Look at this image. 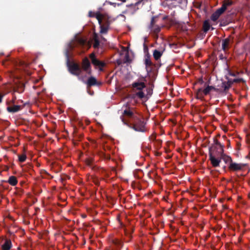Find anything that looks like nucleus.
I'll return each mask as SVG.
<instances>
[{"label":"nucleus","mask_w":250,"mask_h":250,"mask_svg":"<svg viewBox=\"0 0 250 250\" xmlns=\"http://www.w3.org/2000/svg\"><path fill=\"white\" fill-rule=\"evenodd\" d=\"M108 3H109L110 5H115V3H112L111 2H108Z\"/></svg>","instance_id":"nucleus-43"},{"label":"nucleus","mask_w":250,"mask_h":250,"mask_svg":"<svg viewBox=\"0 0 250 250\" xmlns=\"http://www.w3.org/2000/svg\"><path fill=\"white\" fill-rule=\"evenodd\" d=\"M125 0H123V2H125Z\"/></svg>","instance_id":"nucleus-47"},{"label":"nucleus","mask_w":250,"mask_h":250,"mask_svg":"<svg viewBox=\"0 0 250 250\" xmlns=\"http://www.w3.org/2000/svg\"><path fill=\"white\" fill-rule=\"evenodd\" d=\"M145 48H147V46L146 45V44H144Z\"/></svg>","instance_id":"nucleus-44"},{"label":"nucleus","mask_w":250,"mask_h":250,"mask_svg":"<svg viewBox=\"0 0 250 250\" xmlns=\"http://www.w3.org/2000/svg\"><path fill=\"white\" fill-rule=\"evenodd\" d=\"M93 162H94V159L92 157H89V158H87L85 160L86 164L87 166L92 167V168H93Z\"/></svg>","instance_id":"nucleus-24"},{"label":"nucleus","mask_w":250,"mask_h":250,"mask_svg":"<svg viewBox=\"0 0 250 250\" xmlns=\"http://www.w3.org/2000/svg\"><path fill=\"white\" fill-rule=\"evenodd\" d=\"M93 40L94 42L93 44V47L95 48H99L100 45V42L98 36L96 33H94L93 35Z\"/></svg>","instance_id":"nucleus-20"},{"label":"nucleus","mask_w":250,"mask_h":250,"mask_svg":"<svg viewBox=\"0 0 250 250\" xmlns=\"http://www.w3.org/2000/svg\"><path fill=\"white\" fill-rule=\"evenodd\" d=\"M117 63L118 65H121L122 63V61L120 60H118L117 61Z\"/></svg>","instance_id":"nucleus-40"},{"label":"nucleus","mask_w":250,"mask_h":250,"mask_svg":"<svg viewBox=\"0 0 250 250\" xmlns=\"http://www.w3.org/2000/svg\"><path fill=\"white\" fill-rule=\"evenodd\" d=\"M232 4V1L228 0L225 3H224L223 5H226V7H227L228 6H230Z\"/></svg>","instance_id":"nucleus-38"},{"label":"nucleus","mask_w":250,"mask_h":250,"mask_svg":"<svg viewBox=\"0 0 250 250\" xmlns=\"http://www.w3.org/2000/svg\"><path fill=\"white\" fill-rule=\"evenodd\" d=\"M243 81H244L242 78H235L232 80L233 83H239Z\"/></svg>","instance_id":"nucleus-34"},{"label":"nucleus","mask_w":250,"mask_h":250,"mask_svg":"<svg viewBox=\"0 0 250 250\" xmlns=\"http://www.w3.org/2000/svg\"><path fill=\"white\" fill-rule=\"evenodd\" d=\"M245 166V165L243 164H238L232 162L229 165V169L230 170L236 171L241 170Z\"/></svg>","instance_id":"nucleus-13"},{"label":"nucleus","mask_w":250,"mask_h":250,"mask_svg":"<svg viewBox=\"0 0 250 250\" xmlns=\"http://www.w3.org/2000/svg\"><path fill=\"white\" fill-rule=\"evenodd\" d=\"M212 90L217 92L220 91V89L217 88L213 86L208 85L203 89L202 88H198L196 92V98L198 99L203 100L205 95H209Z\"/></svg>","instance_id":"nucleus-4"},{"label":"nucleus","mask_w":250,"mask_h":250,"mask_svg":"<svg viewBox=\"0 0 250 250\" xmlns=\"http://www.w3.org/2000/svg\"><path fill=\"white\" fill-rule=\"evenodd\" d=\"M113 243L117 246V247H122V246H123V243L122 242L119 240H117V239H116V240H113Z\"/></svg>","instance_id":"nucleus-30"},{"label":"nucleus","mask_w":250,"mask_h":250,"mask_svg":"<svg viewBox=\"0 0 250 250\" xmlns=\"http://www.w3.org/2000/svg\"><path fill=\"white\" fill-rule=\"evenodd\" d=\"M21 106L18 105L9 106L7 107V110L10 113H15L21 110Z\"/></svg>","instance_id":"nucleus-18"},{"label":"nucleus","mask_w":250,"mask_h":250,"mask_svg":"<svg viewBox=\"0 0 250 250\" xmlns=\"http://www.w3.org/2000/svg\"><path fill=\"white\" fill-rule=\"evenodd\" d=\"M141 3V1H139L137 2H136L135 5H137L139 4V3Z\"/></svg>","instance_id":"nucleus-42"},{"label":"nucleus","mask_w":250,"mask_h":250,"mask_svg":"<svg viewBox=\"0 0 250 250\" xmlns=\"http://www.w3.org/2000/svg\"><path fill=\"white\" fill-rule=\"evenodd\" d=\"M89 58L91 59L92 63L95 66H98L100 70H102V67L105 66V63L98 60L94 53L89 55Z\"/></svg>","instance_id":"nucleus-8"},{"label":"nucleus","mask_w":250,"mask_h":250,"mask_svg":"<svg viewBox=\"0 0 250 250\" xmlns=\"http://www.w3.org/2000/svg\"><path fill=\"white\" fill-rule=\"evenodd\" d=\"M165 49V48H162L161 50H158L157 49H155L153 52V56L154 59L156 61H158L160 59L161 56H162Z\"/></svg>","instance_id":"nucleus-14"},{"label":"nucleus","mask_w":250,"mask_h":250,"mask_svg":"<svg viewBox=\"0 0 250 250\" xmlns=\"http://www.w3.org/2000/svg\"><path fill=\"white\" fill-rule=\"evenodd\" d=\"M26 159V156L25 154H22L19 156V160L20 162H23Z\"/></svg>","instance_id":"nucleus-32"},{"label":"nucleus","mask_w":250,"mask_h":250,"mask_svg":"<svg viewBox=\"0 0 250 250\" xmlns=\"http://www.w3.org/2000/svg\"><path fill=\"white\" fill-rule=\"evenodd\" d=\"M12 242L10 239H6L1 246L2 250H10L12 247Z\"/></svg>","instance_id":"nucleus-16"},{"label":"nucleus","mask_w":250,"mask_h":250,"mask_svg":"<svg viewBox=\"0 0 250 250\" xmlns=\"http://www.w3.org/2000/svg\"><path fill=\"white\" fill-rule=\"evenodd\" d=\"M103 156L105 159L106 160H110V156L109 154H106L105 153L103 154Z\"/></svg>","instance_id":"nucleus-37"},{"label":"nucleus","mask_w":250,"mask_h":250,"mask_svg":"<svg viewBox=\"0 0 250 250\" xmlns=\"http://www.w3.org/2000/svg\"><path fill=\"white\" fill-rule=\"evenodd\" d=\"M132 85L134 89L139 90L136 93V96L141 99L144 98L145 94L142 90L146 87L145 83L144 82H135Z\"/></svg>","instance_id":"nucleus-5"},{"label":"nucleus","mask_w":250,"mask_h":250,"mask_svg":"<svg viewBox=\"0 0 250 250\" xmlns=\"http://www.w3.org/2000/svg\"><path fill=\"white\" fill-rule=\"evenodd\" d=\"M78 43L81 46H84L87 44H89V43L87 42L86 40L83 39V38L78 39Z\"/></svg>","instance_id":"nucleus-25"},{"label":"nucleus","mask_w":250,"mask_h":250,"mask_svg":"<svg viewBox=\"0 0 250 250\" xmlns=\"http://www.w3.org/2000/svg\"><path fill=\"white\" fill-rule=\"evenodd\" d=\"M8 182L10 185L14 186L17 184L18 181L15 176H11L9 178Z\"/></svg>","instance_id":"nucleus-22"},{"label":"nucleus","mask_w":250,"mask_h":250,"mask_svg":"<svg viewBox=\"0 0 250 250\" xmlns=\"http://www.w3.org/2000/svg\"><path fill=\"white\" fill-rule=\"evenodd\" d=\"M227 72H228V73H227V76L228 75H229V76H233V77H235L236 76V75H237V73H236L235 72H232L231 71L229 68V67H227V68L226 69Z\"/></svg>","instance_id":"nucleus-29"},{"label":"nucleus","mask_w":250,"mask_h":250,"mask_svg":"<svg viewBox=\"0 0 250 250\" xmlns=\"http://www.w3.org/2000/svg\"><path fill=\"white\" fill-rule=\"evenodd\" d=\"M226 10V5H222V7L218 9L216 12L221 15Z\"/></svg>","instance_id":"nucleus-27"},{"label":"nucleus","mask_w":250,"mask_h":250,"mask_svg":"<svg viewBox=\"0 0 250 250\" xmlns=\"http://www.w3.org/2000/svg\"><path fill=\"white\" fill-rule=\"evenodd\" d=\"M96 19L100 25V33L102 34H106L109 30V25L111 22L110 17L107 15L98 13L96 14Z\"/></svg>","instance_id":"nucleus-2"},{"label":"nucleus","mask_w":250,"mask_h":250,"mask_svg":"<svg viewBox=\"0 0 250 250\" xmlns=\"http://www.w3.org/2000/svg\"><path fill=\"white\" fill-rule=\"evenodd\" d=\"M215 147L214 146H210L209 148V160L211 162V164L213 167H218L220 165V163L221 161V157L219 158H216L215 155L213 152V148Z\"/></svg>","instance_id":"nucleus-6"},{"label":"nucleus","mask_w":250,"mask_h":250,"mask_svg":"<svg viewBox=\"0 0 250 250\" xmlns=\"http://www.w3.org/2000/svg\"><path fill=\"white\" fill-rule=\"evenodd\" d=\"M233 42V38L230 36L228 38L223 40L222 42V48L223 50L225 52L228 50Z\"/></svg>","instance_id":"nucleus-9"},{"label":"nucleus","mask_w":250,"mask_h":250,"mask_svg":"<svg viewBox=\"0 0 250 250\" xmlns=\"http://www.w3.org/2000/svg\"><path fill=\"white\" fill-rule=\"evenodd\" d=\"M2 97H3V96H2V95H0V103L1 102V101H2Z\"/></svg>","instance_id":"nucleus-41"},{"label":"nucleus","mask_w":250,"mask_h":250,"mask_svg":"<svg viewBox=\"0 0 250 250\" xmlns=\"http://www.w3.org/2000/svg\"><path fill=\"white\" fill-rule=\"evenodd\" d=\"M197 83H200L201 84H202L203 83H204V81H203V78L201 77V78H199L198 80H197Z\"/></svg>","instance_id":"nucleus-39"},{"label":"nucleus","mask_w":250,"mask_h":250,"mask_svg":"<svg viewBox=\"0 0 250 250\" xmlns=\"http://www.w3.org/2000/svg\"><path fill=\"white\" fill-rule=\"evenodd\" d=\"M86 83L88 87H91L97 84V80L95 78L90 77L88 78Z\"/></svg>","instance_id":"nucleus-19"},{"label":"nucleus","mask_w":250,"mask_h":250,"mask_svg":"<svg viewBox=\"0 0 250 250\" xmlns=\"http://www.w3.org/2000/svg\"><path fill=\"white\" fill-rule=\"evenodd\" d=\"M147 95L149 96H151L153 92V89L151 87H148L146 88Z\"/></svg>","instance_id":"nucleus-35"},{"label":"nucleus","mask_w":250,"mask_h":250,"mask_svg":"<svg viewBox=\"0 0 250 250\" xmlns=\"http://www.w3.org/2000/svg\"><path fill=\"white\" fill-rule=\"evenodd\" d=\"M122 121L125 125L130 128L134 129L136 131L145 132L146 131L145 125L146 123L143 120L136 117L131 121H126L124 118L121 117Z\"/></svg>","instance_id":"nucleus-1"},{"label":"nucleus","mask_w":250,"mask_h":250,"mask_svg":"<svg viewBox=\"0 0 250 250\" xmlns=\"http://www.w3.org/2000/svg\"><path fill=\"white\" fill-rule=\"evenodd\" d=\"M98 13H100V12H98L97 13H94V12H93L92 11H89V13H88V15H89V16L90 17H96V14Z\"/></svg>","instance_id":"nucleus-36"},{"label":"nucleus","mask_w":250,"mask_h":250,"mask_svg":"<svg viewBox=\"0 0 250 250\" xmlns=\"http://www.w3.org/2000/svg\"><path fill=\"white\" fill-rule=\"evenodd\" d=\"M226 79L228 80L226 83H228L230 87L231 85L233 83V82H232L233 79H229L227 75L226 76Z\"/></svg>","instance_id":"nucleus-33"},{"label":"nucleus","mask_w":250,"mask_h":250,"mask_svg":"<svg viewBox=\"0 0 250 250\" xmlns=\"http://www.w3.org/2000/svg\"><path fill=\"white\" fill-rule=\"evenodd\" d=\"M145 64L146 65V68L147 72H151L152 70V66L154 64L150 60V56L148 54L145 59Z\"/></svg>","instance_id":"nucleus-12"},{"label":"nucleus","mask_w":250,"mask_h":250,"mask_svg":"<svg viewBox=\"0 0 250 250\" xmlns=\"http://www.w3.org/2000/svg\"><path fill=\"white\" fill-rule=\"evenodd\" d=\"M221 159L223 160L226 164H229V165L232 162L231 158L224 153V151H220Z\"/></svg>","instance_id":"nucleus-15"},{"label":"nucleus","mask_w":250,"mask_h":250,"mask_svg":"<svg viewBox=\"0 0 250 250\" xmlns=\"http://www.w3.org/2000/svg\"><path fill=\"white\" fill-rule=\"evenodd\" d=\"M220 16V15H219L218 13L215 11L214 13H213L212 14V15L211 16L210 19L212 21H215L218 19Z\"/></svg>","instance_id":"nucleus-26"},{"label":"nucleus","mask_w":250,"mask_h":250,"mask_svg":"<svg viewBox=\"0 0 250 250\" xmlns=\"http://www.w3.org/2000/svg\"><path fill=\"white\" fill-rule=\"evenodd\" d=\"M125 107H126V108L124 110V112H123V114L125 116L127 117H128V118H129V119L128 121H131L134 118V117H137L136 116H135L134 114V113L133 112V108H130V107H128V104H126ZM124 119L125 120V119ZM126 121H127V120H126Z\"/></svg>","instance_id":"nucleus-11"},{"label":"nucleus","mask_w":250,"mask_h":250,"mask_svg":"<svg viewBox=\"0 0 250 250\" xmlns=\"http://www.w3.org/2000/svg\"><path fill=\"white\" fill-rule=\"evenodd\" d=\"M157 17H153L151 18L149 25L151 31L156 34L159 33L161 30L160 26L155 24L157 22Z\"/></svg>","instance_id":"nucleus-10"},{"label":"nucleus","mask_w":250,"mask_h":250,"mask_svg":"<svg viewBox=\"0 0 250 250\" xmlns=\"http://www.w3.org/2000/svg\"><path fill=\"white\" fill-rule=\"evenodd\" d=\"M229 143L228 145V146H229Z\"/></svg>","instance_id":"nucleus-46"},{"label":"nucleus","mask_w":250,"mask_h":250,"mask_svg":"<svg viewBox=\"0 0 250 250\" xmlns=\"http://www.w3.org/2000/svg\"><path fill=\"white\" fill-rule=\"evenodd\" d=\"M102 39L103 40H105V39H104V37H102Z\"/></svg>","instance_id":"nucleus-45"},{"label":"nucleus","mask_w":250,"mask_h":250,"mask_svg":"<svg viewBox=\"0 0 250 250\" xmlns=\"http://www.w3.org/2000/svg\"><path fill=\"white\" fill-rule=\"evenodd\" d=\"M222 88H219L220 91H217L219 93H227L229 89L230 88V86L228 83H226V82H223L221 84Z\"/></svg>","instance_id":"nucleus-17"},{"label":"nucleus","mask_w":250,"mask_h":250,"mask_svg":"<svg viewBox=\"0 0 250 250\" xmlns=\"http://www.w3.org/2000/svg\"><path fill=\"white\" fill-rule=\"evenodd\" d=\"M66 56L67 58L66 64L69 72L74 76L79 77L82 72L80 66L76 62H70L68 52H66Z\"/></svg>","instance_id":"nucleus-3"},{"label":"nucleus","mask_w":250,"mask_h":250,"mask_svg":"<svg viewBox=\"0 0 250 250\" xmlns=\"http://www.w3.org/2000/svg\"><path fill=\"white\" fill-rule=\"evenodd\" d=\"M203 30L205 32H207L210 29V25L208 21H205L203 23Z\"/></svg>","instance_id":"nucleus-23"},{"label":"nucleus","mask_w":250,"mask_h":250,"mask_svg":"<svg viewBox=\"0 0 250 250\" xmlns=\"http://www.w3.org/2000/svg\"><path fill=\"white\" fill-rule=\"evenodd\" d=\"M216 146H219L220 147V151H224V149H223V147L224 146H223L221 144V143L219 141H218L217 140H216V139H214V144L212 145L211 146H214V147H215V148H213V152H214V151L215 150H216L217 149V147H216Z\"/></svg>","instance_id":"nucleus-21"},{"label":"nucleus","mask_w":250,"mask_h":250,"mask_svg":"<svg viewBox=\"0 0 250 250\" xmlns=\"http://www.w3.org/2000/svg\"><path fill=\"white\" fill-rule=\"evenodd\" d=\"M82 71L83 70L88 75H91L92 73V69L91 64L89 60L87 57L84 58L82 62Z\"/></svg>","instance_id":"nucleus-7"},{"label":"nucleus","mask_w":250,"mask_h":250,"mask_svg":"<svg viewBox=\"0 0 250 250\" xmlns=\"http://www.w3.org/2000/svg\"><path fill=\"white\" fill-rule=\"evenodd\" d=\"M24 91V86L22 85L20 87H16L14 88V92L21 93Z\"/></svg>","instance_id":"nucleus-31"},{"label":"nucleus","mask_w":250,"mask_h":250,"mask_svg":"<svg viewBox=\"0 0 250 250\" xmlns=\"http://www.w3.org/2000/svg\"><path fill=\"white\" fill-rule=\"evenodd\" d=\"M131 62V59H130L129 54L128 53L125 54V58L123 60V63H130Z\"/></svg>","instance_id":"nucleus-28"}]
</instances>
